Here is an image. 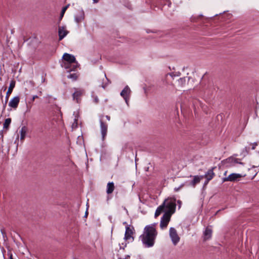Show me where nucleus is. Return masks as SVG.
Listing matches in <instances>:
<instances>
[{
  "label": "nucleus",
  "mask_w": 259,
  "mask_h": 259,
  "mask_svg": "<svg viewBox=\"0 0 259 259\" xmlns=\"http://www.w3.org/2000/svg\"><path fill=\"white\" fill-rule=\"evenodd\" d=\"M28 128L26 126H23L21 127L20 131V140L23 141L26 137V133L27 132Z\"/></svg>",
  "instance_id": "19"
},
{
  "label": "nucleus",
  "mask_w": 259,
  "mask_h": 259,
  "mask_svg": "<svg viewBox=\"0 0 259 259\" xmlns=\"http://www.w3.org/2000/svg\"><path fill=\"white\" fill-rule=\"evenodd\" d=\"M75 92L72 94L73 100L75 101L77 103L79 102L80 97L83 94V90L74 88Z\"/></svg>",
  "instance_id": "9"
},
{
  "label": "nucleus",
  "mask_w": 259,
  "mask_h": 259,
  "mask_svg": "<svg viewBox=\"0 0 259 259\" xmlns=\"http://www.w3.org/2000/svg\"><path fill=\"white\" fill-rule=\"evenodd\" d=\"M94 101L95 103H98V101H99V99H98L97 97H96L95 99H94Z\"/></svg>",
  "instance_id": "33"
},
{
  "label": "nucleus",
  "mask_w": 259,
  "mask_h": 259,
  "mask_svg": "<svg viewBox=\"0 0 259 259\" xmlns=\"http://www.w3.org/2000/svg\"><path fill=\"white\" fill-rule=\"evenodd\" d=\"M203 178V176H193V179L189 182V185L194 188L197 184L200 183L201 180Z\"/></svg>",
  "instance_id": "14"
},
{
  "label": "nucleus",
  "mask_w": 259,
  "mask_h": 259,
  "mask_svg": "<svg viewBox=\"0 0 259 259\" xmlns=\"http://www.w3.org/2000/svg\"><path fill=\"white\" fill-rule=\"evenodd\" d=\"M179 189H180V188H175V191H178Z\"/></svg>",
  "instance_id": "36"
},
{
  "label": "nucleus",
  "mask_w": 259,
  "mask_h": 259,
  "mask_svg": "<svg viewBox=\"0 0 259 259\" xmlns=\"http://www.w3.org/2000/svg\"><path fill=\"white\" fill-rule=\"evenodd\" d=\"M133 233V232L132 230L130 228L128 225H127L125 227V232L124 239L125 240H127L132 238V240H133L134 238L132 236Z\"/></svg>",
  "instance_id": "16"
},
{
  "label": "nucleus",
  "mask_w": 259,
  "mask_h": 259,
  "mask_svg": "<svg viewBox=\"0 0 259 259\" xmlns=\"http://www.w3.org/2000/svg\"><path fill=\"white\" fill-rule=\"evenodd\" d=\"M15 84H16L15 80H14V79H12L11 80L10 85H9L8 90L7 92L6 96V98H7V99H9V97L10 95L12 93L13 90L15 87Z\"/></svg>",
  "instance_id": "17"
},
{
  "label": "nucleus",
  "mask_w": 259,
  "mask_h": 259,
  "mask_svg": "<svg viewBox=\"0 0 259 259\" xmlns=\"http://www.w3.org/2000/svg\"><path fill=\"white\" fill-rule=\"evenodd\" d=\"M19 102L20 97L19 96H16L10 100L9 103V105L11 107L14 109H16L17 108Z\"/></svg>",
  "instance_id": "13"
},
{
  "label": "nucleus",
  "mask_w": 259,
  "mask_h": 259,
  "mask_svg": "<svg viewBox=\"0 0 259 259\" xmlns=\"http://www.w3.org/2000/svg\"><path fill=\"white\" fill-rule=\"evenodd\" d=\"M156 235V230L153 226H146L140 238L146 247H150L154 245Z\"/></svg>",
  "instance_id": "2"
},
{
  "label": "nucleus",
  "mask_w": 259,
  "mask_h": 259,
  "mask_svg": "<svg viewBox=\"0 0 259 259\" xmlns=\"http://www.w3.org/2000/svg\"><path fill=\"white\" fill-rule=\"evenodd\" d=\"M11 122V119L10 118H7L5 119V122L4 123V128H8Z\"/></svg>",
  "instance_id": "23"
},
{
  "label": "nucleus",
  "mask_w": 259,
  "mask_h": 259,
  "mask_svg": "<svg viewBox=\"0 0 259 259\" xmlns=\"http://www.w3.org/2000/svg\"><path fill=\"white\" fill-rule=\"evenodd\" d=\"M100 123L102 140H104L107 135L108 125L102 119L100 120Z\"/></svg>",
  "instance_id": "8"
},
{
  "label": "nucleus",
  "mask_w": 259,
  "mask_h": 259,
  "mask_svg": "<svg viewBox=\"0 0 259 259\" xmlns=\"http://www.w3.org/2000/svg\"><path fill=\"white\" fill-rule=\"evenodd\" d=\"M123 224L124 225H126V226L127 225H128L127 224L126 222H124Z\"/></svg>",
  "instance_id": "38"
},
{
  "label": "nucleus",
  "mask_w": 259,
  "mask_h": 259,
  "mask_svg": "<svg viewBox=\"0 0 259 259\" xmlns=\"http://www.w3.org/2000/svg\"><path fill=\"white\" fill-rule=\"evenodd\" d=\"M8 255L10 259H14L13 257V254H12L11 251H8Z\"/></svg>",
  "instance_id": "29"
},
{
  "label": "nucleus",
  "mask_w": 259,
  "mask_h": 259,
  "mask_svg": "<svg viewBox=\"0 0 259 259\" xmlns=\"http://www.w3.org/2000/svg\"><path fill=\"white\" fill-rule=\"evenodd\" d=\"M79 76V74L78 73H70L68 76L67 78L71 79L72 81H76Z\"/></svg>",
  "instance_id": "21"
},
{
  "label": "nucleus",
  "mask_w": 259,
  "mask_h": 259,
  "mask_svg": "<svg viewBox=\"0 0 259 259\" xmlns=\"http://www.w3.org/2000/svg\"><path fill=\"white\" fill-rule=\"evenodd\" d=\"M227 171H226L224 173V176H226L227 175Z\"/></svg>",
  "instance_id": "39"
},
{
  "label": "nucleus",
  "mask_w": 259,
  "mask_h": 259,
  "mask_svg": "<svg viewBox=\"0 0 259 259\" xmlns=\"http://www.w3.org/2000/svg\"><path fill=\"white\" fill-rule=\"evenodd\" d=\"M187 78H188V80L189 79V77H184L180 78L178 80L179 84L182 87L184 86L186 84Z\"/></svg>",
  "instance_id": "22"
},
{
  "label": "nucleus",
  "mask_w": 259,
  "mask_h": 259,
  "mask_svg": "<svg viewBox=\"0 0 259 259\" xmlns=\"http://www.w3.org/2000/svg\"><path fill=\"white\" fill-rule=\"evenodd\" d=\"M215 168V167H213L211 168L208 169V170L205 173L204 175H203V178H205L207 180V182H208L213 178L214 177L215 174L213 172L214 169Z\"/></svg>",
  "instance_id": "10"
},
{
  "label": "nucleus",
  "mask_w": 259,
  "mask_h": 259,
  "mask_svg": "<svg viewBox=\"0 0 259 259\" xmlns=\"http://www.w3.org/2000/svg\"><path fill=\"white\" fill-rule=\"evenodd\" d=\"M242 176L239 174L232 173L228 177H224L222 179L223 182H235L237 181Z\"/></svg>",
  "instance_id": "5"
},
{
  "label": "nucleus",
  "mask_w": 259,
  "mask_h": 259,
  "mask_svg": "<svg viewBox=\"0 0 259 259\" xmlns=\"http://www.w3.org/2000/svg\"><path fill=\"white\" fill-rule=\"evenodd\" d=\"M225 163L227 164V166H234L237 163L242 165L244 164L243 163L239 161V159L233 157H230L226 159Z\"/></svg>",
  "instance_id": "7"
},
{
  "label": "nucleus",
  "mask_w": 259,
  "mask_h": 259,
  "mask_svg": "<svg viewBox=\"0 0 259 259\" xmlns=\"http://www.w3.org/2000/svg\"><path fill=\"white\" fill-rule=\"evenodd\" d=\"M169 236L174 245H177V244L179 242L180 238L178 235L177 230L174 228H170Z\"/></svg>",
  "instance_id": "3"
},
{
  "label": "nucleus",
  "mask_w": 259,
  "mask_h": 259,
  "mask_svg": "<svg viewBox=\"0 0 259 259\" xmlns=\"http://www.w3.org/2000/svg\"><path fill=\"white\" fill-rule=\"evenodd\" d=\"M8 101V99H7V98H5V103H4V106H3L4 110H5L6 108Z\"/></svg>",
  "instance_id": "30"
},
{
  "label": "nucleus",
  "mask_w": 259,
  "mask_h": 259,
  "mask_svg": "<svg viewBox=\"0 0 259 259\" xmlns=\"http://www.w3.org/2000/svg\"><path fill=\"white\" fill-rule=\"evenodd\" d=\"M171 215L167 213H164L161 218L160 227L161 229L166 228L170 220Z\"/></svg>",
  "instance_id": "4"
},
{
  "label": "nucleus",
  "mask_w": 259,
  "mask_h": 259,
  "mask_svg": "<svg viewBox=\"0 0 259 259\" xmlns=\"http://www.w3.org/2000/svg\"><path fill=\"white\" fill-rule=\"evenodd\" d=\"M105 117L108 121H110V117L109 115H106Z\"/></svg>",
  "instance_id": "34"
},
{
  "label": "nucleus",
  "mask_w": 259,
  "mask_h": 259,
  "mask_svg": "<svg viewBox=\"0 0 259 259\" xmlns=\"http://www.w3.org/2000/svg\"><path fill=\"white\" fill-rule=\"evenodd\" d=\"M131 91L128 85H126L120 93V96L124 99L126 103L128 105Z\"/></svg>",
  "instance_id": "6"
},
{
  "label": "nucleus",
  "mask_w": 259,
  "mask_h": 259,
  "mask_svg": "<svg viewBox=\"0 0 259 259\" xmlns=\"http://www.w3.org/2000/svg\"><path fill=\"white\" fill-rule=\"evenodd\" d=\"M63 59L69 63H76V59L75 57L71 54L68 53H65L63 56Z\"/></svg>",
  "instance_id": "12"
},
{
  "label": "nucleus",
  "mask_w": 259,
  "mask_h": 259,
  "mask_svg": "<svg viewBox=\"0 0 259 259\" xmlns=\"http://www.w3.org/2000/svg\"><path fill=\"white\" fill-rule=\"evenodd\" d=\"M114 188L115 187L113 182L108 183L107 185L106 193L108 194H111L113 192Z\"/></svg>",
  "instance_id": "20"
},
{
  "label": "nucleus",
  "mask_w": 259,
  "mask_h": 259,
  "mask_svg": "<svg viewBox=\"0 0 259 259\" xmlns=\"http://www.w3.org/2000/svg\"><path fill=\"white\" fill-rule=\"evenodd\" d=\"M71 64L72 63H69L68 62H67V63H65L64 65H63V67H64L65 69H66L67 70H69V69H70V67L71 66Z\"/></svg>",
  "instance_id": "26"
},
{
  "label": "nucleus",
  "mask_w": 259,
  "mask_h": 259,
  "mask_svg": "<svg viewBox=\"0 0 259 259\" xmlns=\"http://www.w3.org/2000/svg\"><path fill=\"white\" fill-rule=\"evenodd\" d=\"M212 235V230L208 227H207L203 232L204 240H206L211 238Z\"/></svg>",
  "instance_id": "18"
},
{
  "label": "nucleus",
  "mask_w": 259,
  "mask_h": 259,
  "mask_svg": "<svg viewBox=\"0 0 259 259\" xmlns=\"http://www.w3.org/2000/svg\"><path fill=\"white\" fill-rule=\"evenodd\" d=\"M178 203L179 204V209H180L181 207V204H182V202L181 200H178Z\"/></svg>",
  "instance_id": "32"
},
{
  "label": "nucleus",
  "mask_w": 259,
  "mask_h": 259,
  "mask_svg": "<svg viewBox=\"0 0 259 259\" xmlns=\"http://www.w3.org/2000/svg\"><path fill=\"white\" fill-rule=\"evenodd\" d=\"M88 211H86L84 217H87V215H88Z\"/></svg>",
  "instance_id": "37"
},
{
  "label": "nucleus",
  "mask_w": 259,
  "mask_h": 259,
  "mask_svg": "<svg viewBox=\"0 0 259 259\" xmlns=\"http://www.w3.org/2000/svg\"><path fill=\"white\" fill-rule=\"evenodd\" d=\"M75 63H76V64H71V66L70 67V69H69V70H67V72H71L72 71H74L77 68V67H78V65L77 63L76 62Z\"/></svg>",
  "instance_id": "25"
},
{
  "label": "nucleus",
  "mask_w": 259,
  "mask_h": 259,
  "mask_svg": "<svg viewBox=\"0 0 259 259\" xmlns=\"http://www.w3.org/2000/svg\"><path fill=\"white\" fill-rule=\"evenodd\" d=\"M93 2L94 3H97L99 0H93Z\"/></svg>",
  "instance_id": "35"
},
{
  "label": "nucleus",
  "mask_w": 259,
  "mask_h": 259,
  "mask_svg": "<svg viewBox=\"0 0 259 259\" xmlns=\"http://www.w3.org/2000/svg\"><path fill=\"white\" fill-rule=\"evenodd\" d=\"M208 182H207V180H206L205 184H207Z\"/></svg>",
  "instance_id": "40"
},
{
  "label": "nucleus",
  "mask_w": 259,
  "mask_h": 259,
  "mask_svg": "<svg viewBox=\"0 0 259 259\" xmlns=\"http://www.w3.org/2000/svg\"><path fill=\"white\" fill-rule=\"evenodd\" d=\"M68 7H69V5L64 7L62 8L61 14H60V20H61L62 19V18L64 15V13L65 12V11H66V10L67 9V8H68Z\"/></svg>",
  "instance_id": "24"
},
{
  "label": "nucleus",
  "mask_w": 259,
  "mask_h": 259,
  "mask_svg": "<svg viewBox=\"0 0 259 259\" xmlns=\"http://www.w3.org/2000/svg\"><path fill=\"white\" fill-rule=\"evenodd\" d=\"M38 98V97L37 95L33 96L32 98V99H31V101L33 102L35 99H37Z\"/></svg>",
  "instance_id": "31"
},
{
  "label": "nucleus",
  "mask_w": 259,
  "mask_h": 259,
  "mask_svg": "<svg viewBox=\"0 0 259 259\" xmlns=\"http://www.w3.org/2000/svg\"><path fill=\"white\" fill-rule=\"evenodd\" d=\"M84 13L82 10L79 11L74 17L75 21L77 23H80L84 20Z\"/></svg>",
  "instance_id": "15"
},
{
  "label": "nucleus",
  "mask_w": 259,
  "mask_h": 259,
  "mask_svg": "<svg viewBox=\"0 0 259 259\" xmlns=\"http://www.w3.org/2000/svg\"><path fill=\"white\" fill-rule=\"evenodd\" d=\"M68 32H69L67 30H66L65 26L59 27L58 29L59 40H62L64 37H65L67 35Z\"/></svg>",
  "instance_id": "11"
},
{
  "label": "nucleus",
  "mask_w": 259,
  "mask_h": 259,
  "mask_svg": "<svg viewBox=\"0 0 259 259\" xmlns=\"http://www.w3.org/2000/svg\"><path fill=\"white\" fill-rule=\"evenodd\" d=\"M250 145L252 146L251 149L254 150L255 149L256 147L257 146L258 143L257 142H254L253 143H250Z\"/></svg>",
  "instance_id": "28"
},
{
  "label": "nucleus",
  "mask_w": 259,
  "mask_h": 259,
  "mask_svg": "<svg viewBox=\"0 0 259 259\" xmlns=\"http://www.w3.org/2000/svg\"><path fill=\"white\" fill-rule=\"evenodd\" d=\"M176 199L172 197L165 199L162 204L157 208L155 212V217L157 218L162 212L172 215L176 211Z\"/></svg>",
  "instance_id": "1"
},
{
  "label": "nucleus",
  "mask_w": 259,
  "mask_h": 259,
  "mask_svg": "<svg viewBox=\"0 0 259 259\" xmlns=\"http://www.w3.org/2000/svg\"><path fill=\"white\" fill-rule=\"evenodd\" d=\"M119 245L120 246L119 249L124 250L125 249V248L126 247L127 244L126 243H122L121 244H119Z\"/></svg>",
  "instance_id": "27"
}]
</instances>
